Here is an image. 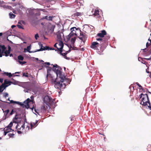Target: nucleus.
Returning <instances> with one entry per match:
<instances>
[{"label": "nucleus", "instance_id": "nucleus-1", "mask_svg": "<svg viewBox=\"0 0 151 151\" xmlns=\"http://www.w3.org/2000/svg\"><path fill=\"white\" fill-rule=\"evenodd\" d=\"M59 77L55 80L52 78V83L54 85L55 88L60 90H63L65 88L66 84H70V81L68 78H66L65 75Z\"/></svg>", "mask_w": 151, "mask_h": 151}, {"label": "nucleus", "instance_id": "nucleus-2", "mask_svg": "<svg viewBox=\"0 0 151 151\" xmlns=\"http://www.w3.org/2000/svg\"><path fill=\"white\" fill-rule=\"evenodd\" d=\"M52 70L55 73L57 77L65 75L64 73L61 71V69L60 67L56 64L53 65L52 67Z\"/></svg>", "mask_w": 151, "mask_h": 151}, {"label": "nucleus", "instance_id": "nucleus-3", "mask_svg": "<svg viewBox=\"0 0 151 151\" xmlns=\"http://www.w3.org/2000/svg\"><path fill=\"white\" fill-rule=\"evenodd\" d=\"M91 48L97 50H99L100 48V50L102 52L105 48V47L104 46L102 47H101V44L99 42H94L91 43V45L90 46Z\"/></svg>", "mask_w": 151, "mask_h": 151}, {"label": "nucleus", "instance_id": "nucleus-4", "mask_svg": "<svg viewBox=\"0 0 151 151\" xmlns=\"http://www.w3.org/2000/svg\"><path fill=\"white\" fill-rule=\"evenodd\" d=\"M148 95L146 93L144 95L143 98L141 99V101L140 104L144 106H146L147 105V103L149 101Z\"/></svg>", "mask_w": 151, "mask_h": 151}, {"label": "nucleus", "instance_id": "nucleus-5", "mask_svg": "<svg viewBox=\"0 0 151 151\" xmlns=\"http://www.w3.org/2000/svg\"><path fill=\"white\" fill-rule=\"evenodd\" d=\"M83 2L82 0H76L73 4V5L74 7L76 8V9H78L81 6L83 5Z\"/></svg>", "mask_w": 151, "mask_h": 151}, {"label": "nucleus", "instance_id": "nucleus-6", "mask_svg": "<svg viewBox=\"0 0 151 151\" xmlns=\"http://www.w3.org/2000/svg\"><path fill=\"white\" fill-rule=\"evenodd\" d=\"M96 40L98 41L101 44V47H102L104 46H106V40L104 38H102L101 37L97 38L96 37Z\"/></svg>", "mask_w": 151, "mask_h": 151}, {"label": "nucleus", "instance_id": "nucleus-7", "mask_svg": "<svg viewBox=\"0 0 151 151\" xmlns=\"http://www.w3.org/2000/svg\"><path fill=\"white\" fill-rule=\"evenodd\" d=\"M80 35L79 38L81 39L83 42L85 41L87 37L85 34H84L83 32L80 30Z\"/></svg>", "mask_w": 151, "mask_h": 151}, {"label": "nucleus", "instance_id": "nucleus-8", "mask_svg": "<svg viewBox=\"0 0 151 151\" xmlns=\"http://www.w3.org/2000/svg\"><path fill=\"white\" fill-rule=\"evenodd\" d=\"M0 6L9 9H10L12 8L11 6H9L7 5V3H5L4 1L1 0H0Z\"/></svg>", "mask_w": 151, "mask_h": 151}, {"label": "nucleus", "instance_id": "nucleus-9", "mask_svg": "<svg viewBox=\"0 0 151 151\" xmlns=\"http://www.w3.org/2000/svg\"><path fill=\"white\" fill-rule=\"evenodd\" d=\"M60 47H57V50H58L60 51V52H63V49L64 46V44L63 42L61 40H60L58 41V43L57 44Z\"/></svg>", "mask_w": 151, "mask_h": 151}, {"label": "nucleus", "instance_id": "nucleus-10", "mask_svg": "<svg viewBox=\"0 0 151 151\" xmlns=\"http://www.w3.org/2000/svg\"><path fill=\"white\" fill-rule=\"evenodd\" d=\"M33 102V101L32 100H31L29 99H27L24 102V107H25L27 109L29 108V103L30 102Z\"/></svg>", "mask_w": 151, "mask_h": 151}, {"label": "nucleus", "instance_id": "nucleus-11", "mask_svg": "<svg viewBox=\"0 0 151 151\" xmlns=\"http://www.w3.org/2000/svg\"><path fill=\"white\" fill-rule=\"evenodd\" d=\"M106 32L105 30H103L101 31V33H99L96 35V37H101L102 38H104V35H106Z\"/></svg>", "mask_w": 151, "mask_h": 151}, {"label": "nucleus", "instance_id": "nucleus-12", "mask_svg": "<svg viewBox=\"0 0 151 151\" xmlns=\"http://www.w3.org/2000/svg\"><path fill=\"white\" fill-rule=\"evenodd\" d=\"M40 45L41 47V48L40 49L38 50H37V51L45 50H49V49L50 48V47H49L47 46H45V47H44V48H43V46L42 44H40Z\"/></svg>", "mask_w": 151, "mask_h": 151}, {"label": "nucleus", "instance_id": "nucleus-13", "mask_svg": "<svg viewBox=\"0 0 151 151\" xmlns=\"http://www.w3.org/2000/svg\"><path fill=\"white\" fill-rule=\"evenodd\" d=\"M4 135L5 136L6 134L9 132H10L12 130L11 128H10L8 127H5L4 129Z\"/></svg>", "mask_w": 151, "mask_h": 151}, {"label": "nucleus", "instance_id": "nucleus-14", "mask_svg": "<svg viewBox=\"0 0 151 151\" xmlns=\"http://www.w3.org/2000/svg\"><path fill=\"white\" fill-rule=\"evenodd\" d=\"M47 67H48V66ZM48 67L49 68L47 69V74L46 76V77L47 78L48 77H51L52 78V77L50 73V72L51 71V70H52V68H50L49 67Z\"/></svg>", "mask_w": 151, "mask_h": 151}, {"label": "nucleus", "instance_id": "nucleus-15", "mask_svg": "<svg viewBox=\"0 0 151 151\" xmlns=\"http://www.w3.org/2000/svg\"><path fill=\"white\" fill-rule=\"evenodd\" d=\"M93 15L95 17H99L100 16L99 10L98 9H95L94 13L93 14Z\"/></svg>", "mask_w": 151, "mask_h": 151}, {"label": "nucleus", "instance_id": "nucleus-16", "mask_svg": "<svg viewBox=\"0 0 151 151\" xmlns=\"http://www.w3.org/2000/svg\"><path fill=\"white\" fill-rule=\"evenodd\" d=\"M8 50H6L4 52L5 55L6 56H8L9 55V54H10L11 50V48L10 46H9L8 47Z\"/></svg>", "mask_w": 151, "mask_h": 151}, {"label": "nucleus", "instance_id": "nucleus-17", "mask_svg": "<svg viewBox=\"0 0 151 151\" xmlns=\"http://www.w3.org/2000/svg\"><path fill=\"white\" fill-rule=\"evenodd\" d=\"M38 122V120H36L35 123H31L30 125L31 127V129H32L33 128H34L37 126V123Z\"/></svg>", "mask_w": 151, "mask_h": 151}, {"label": "nucleus", "instance_id": "nucleus-18", "mask_svg": "<svg viewBox=\"0 0 151 151\" xmlns=\"http://www.w3.org/2000/svg\"><path fill=\"white\" fill-rule=\"evenodd\" d=\"M19 125L18 124H17V126L16 127V128L17 130H23L24 129V124L23 125H22L21 126V127L19 128Z\"/></svg>", "mask_w": 151, "mask_h": 151}, {"label": "nucleus", "instance_id": "nucleus-19", "mask_svg": "<svg viewBox=\"0 0 151 151\" xmlns=\"http://www.w3.org/2000/svg\"><path fill=\"white\" fill-rule=\"evenodd\" d=\"M47 109V107L45 105H42L41 107V112L42 113L45 112L46 109Z\"/></svg>", "mask_w": 151, "mask_h": 151}, {"label": "nucleus", "instance_id": "nucleus-20", "mask_svg": "<svg viewBox=\"0 0 151 151\" xmlns=\"http://www.w3.org/2000/svg\"><path fill=\"white\" fill-rule=\"evenodd\" d=\"M9 110L7 109L5 111H3V112L4 113V115L5 116V118H8L9 116V114L8 115V114L9 112Z\"/></svg>", "mask_w": 151, "mask_h": 151}, {"label": "nucleus", "instance_id": "nucleus-21", "mask_svg": "<svg viewBox=\"0 0 151 151\" xmlns=\"http://www.w3.org/2000/svg\"><path fill=\"white\" fill-rule=\"evenodd\" d=\"M77 30L76 28V27H72L70 29L71 32L73 34H75V35H76L77 34L76 33V30Z\"/></svg>", "mask_w": 151, "mask_h": 151}, {"label": "nucleus", "instance_id": "nucleus-22", "mask_svg": "<svg viewBox=\"0 0 151 151\" xmlns=\"http://www.w3.org/2000/svg\"><path fill=\"white\" fill-rule=\"evenodd\" d=\"M76 39V37H74L71 38L70 42L72 46H74V44L75 42Z\"/></svg>", "mask_w": 151, "mask_h": 151}, {"label": "nucleus", "instance_id": "nucleus-23", "mask_svg": "<svg viewBox=\"0 0 151 151\" xmlns=\"http://www.w3.org/2000/svg\"><path fill=\"white\" fill-rule=\"evenodd\" d=\"M20 118H19L18 117V115L17 114L15 116V117L13 118V121L14 123H16L17 124V119H20Z\"/></svg>", "mask_w": 151, "mask_h": 151}, {"label": "nucleus", "instance_id": "nucleus-24", "mask_svg": "<svg viewBox=\"0 0 151 151\" xmlns=\"http://www.w3.org/2000/svg\"><path fill=\"white\" fill-rule=\"evenodd\" d=\"M75 34H73L71 32L66 37V38L68 40H69L70 38L72 37Z\"/></svg>", "mask_w": 151, "mask_h": 151}, {"label": "nucleus", "instance_id": "nucleus-25", "mask_svg": "<svg viewBox=\"0 0 151 151\" xmlns=\"http://www.w3.org/2000/svg\"><path fill=\"white\" fill-rule=\"evenodd\" d=\"M12 83V82L10 81H7L6 80H4V84L6 85L8 84V86L11 85V84Z\"/></svg>", "mask_w": 151, "mask_h": 151}, {"label": "nucleus", "instance_id": "nucleus-26", "mask_svg": "<svg viewBox=\"0 0 151 151\" xmlns=\"http://www.w3.org/2000/svg\"><path fill=\"white\" fill-rule=\"evenodd\" d=\"M9 17L10 18H14L16 16V15L13 14L12 12H10L9 14Z\"/></svg>", "mask_w": 151, "mask_h": 151}, {"label": "nucleus", "instance_id": "nucleus-27", "mask_svg": "<svg viewBox=\"0 0 151 151\" xmlns=\"http://www.w3.org/2000/svg\"><path fill=\"white\" fill-rule=\"evenodd\" d=\"M57 37L59 41L61 40H62V37L60 34V33L58 34L57 35Z\"/></svg>", "mask_w": 151, "mask_h": 151}, {"label": "nucleus", "instance_id": "nucleus-28", "mask_svg": "<svg viewBox=\"0 0 151 151\" xmlns=\"http://www.w3.org/2000/svg\"><path fill=\"white\" fill-rule=\"evenodd\" d=\"M17 58L19 60H23L24 59V57L22 55L18 56Z\"/></svg>", "mask_w": 151, "mask_h": 151}, {"label": "nucleus", "instance_id": "nucleus-29", "mask_svg": "<svg viewBox=\"0 0 151 151\" xmlns=\"http://www.w3.org/2000/svg\"><path fill=\"white\" fill-rule=\"evenodd\" d=\"M4 73L5 74L6 76H8L9 78L11 77L12 76V75L10 73L5 72Z\"/></svg>", "mask_w": 151, "mask_h": 151}, {"label": "nucleus", "instance_id": "nucleus-30", "mask_svg": "<svg viewBox=\"0 0 151 151\" xmlns=\"http://www.w3.org/2000/svg\"><path fill=\"white\" fill-rule=\"evenodd\" d=\"M31 49V47L30 46H28L27 47V51L29 53H31L32 52L30 51Z\"/></svg>", "mask_w": 151, "mask_h": 151}, {"label": "nucleus", "instance_id": "nucleus-31", "mask_svg": "<svg viewBox=\"0 0 151 151\" xmlns=\"http://www.w3.org/2000/svg\"><path fill=\"white\" fill-rule=\"evenodd\" d=\"M45 98L46 99H49V100L48 102H51L52 101V99L51 98H50V97H49L48 96H46L45 97Z\"/></svg>", "mask_w": 151, "mask_h": 151}, {"label": "nucleus", "instance_id": "nucleus-32", "mask_svg": "<svg viewBox=\"0 0 151 151\" xmlns=\"http://www.w3.org/2000/svg\"><path fill=\"white\" fill-rule=\"evenodd\" d=\"M74 16H81V13L80 12H76L74 14Z\"/></svg>", "mask_w": 151, "mask_h": 151}, {"label": "nucleus", "instance_id": "nucleus-33", "mask_svg": "<svg viewBox=\"0 0 151 151\" xmlns=\"http://www.w3.org/2000/svg\"><path fill=\"white\" fill-rule=\"evenodd\" d=\"M1 88H4V89H5L8 86V85H6L4 83H3L1 85Z\"/></svg>", "mask_w": 151, "mask_h": 151}, {"label": "nucleus", "instance_id": "nucleus-34", "mask_svg": "<svg viewBox=\"0 0 151 151\" xmlns=\"http://www.w3.org/2000/svg\"><path fill=\"white\" fill-rule=\"evenodd\" d=\"M17 104L21 106H22L23 107H24V103H22L21 102H18V101H17Z\"/></svg>", "mask_w": 151, "mask_h": 151}, {"label": "nucleus", "instance_id": "nucleus-35", "mask_svg": "<svg viewBox=\"0 0 151 151\" xmlns=\"http://www.w3.org/2000/svg\"><path fill=\"white\" fill-rule=\"evenodd\" d=\"M62 52H60V54L61 55H62L64 57L66 56V55L67 54V52H65V53H63Z\"/></svg>", "mask_w": 151, "mask_h": 151}, {"label": "nucleus", "instance_id": "nucleus-36", "mask_svg": "<svg viewBox=\"0 0 151 151\" xmlns=\"http://www.w3.org/2000/svg\"><path fill=\"white\" fill-rule=\"evenodd\" d=\"M148 107V108L151 110V104L150 102V101H149V102L147 103V105Z\"/></svg>", "mask_w": 151, "mask_h": 151}, {"label": "nucleus", "instance_id": "nucleus-37", "mask_svg": "<svg viewBox=\"0 0 151 151\" xmlns=\"http://www.w3.org/2000/svg\"><path fill=\"white\" fill-rule=\"evenodd\" d=\"M15 112H16V111H15L14 110V109H12V111H11V112L9 114V116L10 115H12L13 114H14V113H15Z\"/></svg>", "mask_w": 151, "mask_h": 151}, {"label": "nucleus", "instance_id": "nucleus-38", "mask_svg": "<svg viewBox=\"0 0 151 151\" xmlns=\"http://www.w3.org/2000/svg\"><path fill=\"white\" fill-rule=\"evenodd\" d=\"M14 135V133H9L8 134V135L10 137H13V136Z\"/></svg>", "mask_w": 151, "mask_h": 151}, {"label": "nucleus", "instance_id": "nucleus-39", "mask_svg": "<svg viewBox=\"0 0 151 151\" xmlns=\"http://www.w3.org/2000/svg\"><path fill=\"white\" fill-rule=\"evenodd\" d=\"M23 76H25L26 77H28V74L27 73H23Z\"/></svg>", "mask_w": 151, "mask_h": 151}, {"label": "nucleus", "instance_id": "nucleus-40", "mask_svg": "<svg viewBox=\"0 0 151 151\" xmlns=\"http://www.w3.org/2000/svg\"><path fill=\"white\" fill-rule=\"evenodd\" d=\"M43 1H44L45 3L50 2L51 1L54 2V1L52 0H44Z\"/></svg>", "mask_w": 151, "mask_h": 151}, {"label": "nucleus", "instance_id": "nucleus-41", "mask_svg": "<svg viewBox=\"0 0 151 151\" xmlns=\"http://www.w3.org/2000/svg\"><path fill=\"white\" fill-rule=\"evenodd\" d=\"M53 17L51 16H49V17H48L47 20H52Z\"/></svg>", "mask_w": 151, "mask_h": 151}, {"label": "nucleus", "instance_id": "nucleus-42", "mask_svg": "<svg viewBox=\"0 0 151 151\" xmlns=\"http://www.w3.org/2000/svg\"><path fill=\"white\" fill-rule=\"evenodd\" d=\"M151 42V41H150V43H148V42H147L146 43V47H148L149 46H150V47H151V44H150V43Z\"/></svg>", "mask_w": 151, "mask_h": 151}, {"label": "nucleus", "instance_id": "nucleus-43", "mask_svg": "<svg viewBox=\"0 0 151 151\" xmlns=\"http://www.w3.org/2000/svg\"><path fill=\"white\" fill-rule=\"evenodd\" d=\"M110 36H109V35H106V37L105 38H105V39L106 40V42L107 41L108 39H109L110 38Z\"/></svg>", "mask_w": 151, "mask_h": 151}, {"label": "nucleus", "instance_id": "nucleus-44", "mask_svg": "<svg viewBox=\"0 0 151 151\" xmlns=\"http://www.w3.org/2000/svg\"><path fill=\"white\" fill-rule=\"evenodd\" d=\"M17 26L19 28L22 29H24V28L22 27V26L21 25H19V24H18L17 25Z\"/></svg>", "mask_w": 151, "mask_h": 151}, {"label": "nucleus", "instance_id": "nucleus-45", "mask_svg": "<svg viewBox=\"0 0 151 151\" xmlns=\"http://www.w3.org/2000/svg\"><path fill=\"white\" fill-rule=\"evenodd\" d=\"M13 125V124L12 123V122H11L9 124V125L7 126L8 127L10 128H11V127H12Z\"/></svg>", "mask_w": 151, "mask_h": 151}, {"label": "nucleus", "instance_id": "nucleus-46", "mask_svg": "<svg viewBox=\"0 0 151 151\" xmlns=\"http://www.w3.org/2000/svg\"><path fill=\"white\" fill-rule=\"evenodd\" d=\"M19 62L20 64H22V65L26 63V62L25 61L21 62V61H19Z\"/></svg>", "mask_w": 151, "mask_h": 151}, {"label": "nucleus", "instance_id": "nucleus-47", "mask_svg": "<svg viewBox=\"0 0 151 151\" xmlns=\"http://www.w3.org/2000/svg\"><path fill=\"white\" fill-rule=\"evenodd\" d=\"M39 37V35L37 34L36 35H35V38L36 40H37V38Z\"/></svg>", "mask_w": 151, "mask_h": 151}, {"label": "nucleus", "instance_id": "nucleus-48", "mask_svg": "<svg viewBox=\"0 0 151 151\" xmlns=\"http://www.w3.org/2000/svg\"><path fill=\"white\" fill-rule=\"evenodd\" d=\"M10 103H11L17 104V101H14L13 100H11L10 101Z\"/></svg>", "mask_w": 151, "mask_h": 151}, {"label": "nucleus", "instance_id": "nucleus-49", "mask_svg": "<svg viewBox=\"0 0 151 151\" xmlns=\"http://www.w3.org/2000/svg\"><path fill=\"white\" fill-rule=\"evenodd\" d=\"M144 95V94H143L142 93H141L139 96V97H140V98H141V99H142V98H143V95Z\"/></svg>", "mask_w": 151, "mask_h": 151}, {"label": "nucleus", "instance_id": "nucleus-50", "mask_svg": "<svg viewBox=\"0 0 151 151\" xmlns=\"http://www.w3.org/2000/svg\"><path fill=\"white\" fill-rule=\"evenodd\" d=\"M138 86H139V88H140L139 89H140L143 90V88H142V86L141 85L139 84V85H138Z\"/></svg>", "mask_w": 151, "mask_h": 151}, {"label": "nucleus", "instance_id": "nucleus-51", "mask_svg": "<svg viewBox=\"0 0 151 151\" xmlns=\"http://www.w3.org/2000/svg\"><path fill=\"white\" fill-rule=\"evenodd\" d=\"M8 94L7 93H5L4 95V96L6 97V96H8Z\"/></svg>", "mask_w": 151, "mask_h": 151}, {"label": "nucleus", "instance_id": "nucleus-52", "mask_svg": "<svg viewBox=\"0 0 151 151\" xmlns=\"http://www.w3.org/2000/svg\"><path fill=\"white\" fill-rule=\"evenodd\" d=\"M44 64H46V65H50V63L49 62H46V63H45Z\"/></svg>", "mask_w": 151, "mask_h": 151}, {"label": "nucleus", "instance_id": "nucleus-53", "mask_svg": "<svg viewBox=\"0 0 151 151\" xmlns=\"http://www.w3.org/2000/svg\"><path fill=\"white\" fill-rule=\"evenodd\" d=\"M57 44H58V43H56L54 45V47H55L57 48V47H57Z\"/></svg>", "mask_w": 151, "mask_h": 151}, {"label": "nucleus", "instance_id": "nucleus-54", "mask_svg": "<svg viewBox=\"0 0 151 151\" xmlns=\"http://www.w3.org/2000/svg\"><path fill=\"white\" fill-rule=\"evenodd\" d=\"M2 56V55L1 53V50H0V57H1Z\"/></svg>", "mask_w": 151, "mask_h": 151}, {"label": "nucleus", "instance_id": "nucleus-55", "mask_svg": "<svg viewBox=\"0 0 151 151\" xmlns=\"http://www.w3.org/2000/svg\"><path fill=\"white\" fill-rule=\"evenodd\" d=\"M17 133L19 134H21L22 133V132L18 130L17 131Z\"/></svg>", "mask_w": 151, "mask_h": 151}, {"label": "nucleus", "instance_id": "nucleus-56", "mask_svg": "<svg viewBox=\"0 0 151 151\" xmlns=\"http://www.w3.org/2000/svg\"><path fill=\"white\" fill-rule=\"evenodd\" d=\"M4 48H3L2 49V53H3L4 52V49H5V47L4 46Z\"/></svg>", "mask_w": 151, "mask_h": 151}, {"label": "nucleus", "instance_id": "nucleus-57", "mask_svg": "<svg viewBox=\"0 0 151 151\" xmlns=\"http://www.w3.org/2000/svg\"><path fill=\"white\" fill-rule=\"evenodd\" d=\"M64 57L66 59H69V58L67 57L66 56H65Z\"/></svg>", "mask_w": 151, "mask_h": 151}, {"label": "nucleus", "instance_id": "nucleus-58", "mask_svg": "<svg viewBox=\"0 0 151 151\" xmlns=\"http://www.w3.org/2000/svg\"><path fill=\"white\" fill-rule=\"evenodd\" d=\"M48 18V17L47 16H46L45 17H44L43 18V19H46L47 20V19Z\"/></svg>", "mask_w": 151, "mask_h": 151}, {"label": "nucleus", "instance_id": "nucleus-59", "mask_svg": "<svg viewBox=\"0 0 151 151\" xmlns=\"http://www.w3.org/2000/svg\"><path fill=\"white\" fill-rule=\"evenodd\" d=\"M131 87H132L133 88H134V87L132 85H131L129 87V88H131Z\"/></svg>", "mask_w": 151, "mask_h": 151}, {"label": "nucleus", "instance_id": "nucleus-60", "mask_svg": "<svg viewBox=\"0 0 151 151\" xmlns=\"http://www.w3.org/2000/svg\"><path fill=\"white\" fill-rule=\"evenodd\" d=\"M35 111L36 113L38 114V112L37 111V110L35 108Z\"/></svg>", "mask_w": 151, "mask_h": 151}, {"label": "nucleus", "instance_id": "nucleus-61", "mask_svg": "<svg viewBox=\"0 0 151 151\" xmlns=\"http://www.w3.org/2000/svg\"><path fill=\"white\" fill-rule=\"evenodd\" d=\"M9 56L10 57H12L13 56V55L12 53L9 54Z\"/></svg>", "mask_w": 151, "mask_h": 151}, {"label": "nucleus", "instance_id": "nucleus-62", "mask_svg": "<svg viewBox=\"0 0 151 151\" xmlns=\"http://www.w3.org/2000/svg\"><path fill=\"white\" fill-rule=\"evenodd\" d=\"M16 26L14 25H13L12 26V28H13L14 27H15Z\"/></svg>", "mask_w": 151, "mask_h": 151}, {"label": "nucleus", "instance_id": "nucleus-63", "mask_svg": "<svg viewBox=\"0 0 151 151\" xmlns=\"http://www.w3.org/2000/svg\"><path fill=\"white\" fill-rule=\"evenodd\" d=\"M54 48H50L49 49V50H54Z\"/></svg>", "mask_w": 151, "mask_h": 151}, {"label": "nucleus", "instance_id": "nucleus-64", "mask_svg": "<svg viewBox=\"0 0 151 151\" xmlns=\"http://www.w3.org/2000/svg\"><path fill=\"white\" fill-rule=\"evenodd\" d=\"M136 84L138 86V85H139V84L138 83L136 82Z\"/></svg>", "mask_w": 151, "mask_h": 151}]
</instances>
